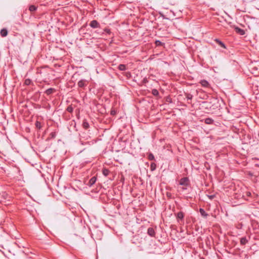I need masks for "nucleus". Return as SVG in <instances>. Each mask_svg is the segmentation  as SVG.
Returning <instances> with one entry per match:
<instances>
[{
	"mask_svg": "<svg viewBox=\"0 0 259 259\" xmlns=\"http://www.w3.org/2000/svg\"><path fill=\"white\" fill-rule=\"evenodd\" d=\"M12 197L5 191L0 192V203L5 205L11 204Z\"/></svg>",
	"mask_w": 259,
	"mask_h": 259,
	"instance_id": "f257e3e1",
	"label": "nucleus"
},
{
	"mask_svg": "<svg viewBox=\"0 0 259 259\" xmlns=\"http://www.w3.org/2000/svg\"><path fill=\"white\" fill-rule=\"evenodd\" d=\"M180 185L183 186L184 187L183 188V190H186V187L189 185V179L187 177H184L180 179Z\"/></svg>",
	"mask_w": 259,
	"mask_h": 259,
	"instance_id": "f03ea898",
	"label": "nucleus"
},
{
	"mask_svg": "<svg viewBox=\"0 0 259 259\" xmlns=\"http://www.w3.org/2000/svg\"><path fill=\"white\" fill-rule=\"evenodd\" d=\"M78 86L79 88H83L88 85V81L84 79H81L78 82Z\"/></svg>",
	"mask_w": 259,
	"mask_h": 259,
	"instance_id": "7ed1b4c3",
	"label": "nucleus"
},
{
	"mask_svg": "<svg viewBox=\"0 0 259 259\" xmlns=\"http://www.w3.org/2000/svg\"><path fill=\"white\" fill-rule=\"evenodd\" d=\"M177 220L178 222L184 221V214L182 211L178 212L176 214Z\"/></svg>",
	"mask_w": 259,
	"mask_h": 259,
	"instance_id": "20e7f679",
	"label": "nucleus"
},
{
	"mask_svg": "<svg viewBox=\"0 0 259 259\" xmlns=\"http://www.w3.org/2000/svg\"><path fill=\"white\" fill-rule=\"evenodd\" d=\"M90 26L92 28H96L100 27V25L97 20H94L90 22Z\"/></svg>",
	"mask_w": 259,
	"mask_h": 259,
	"instance_id": "39448f33",
	"label": "nucleus"
},
{
	"mask_svg": "<svg viewBox=\"0 0 259 259\" xmlns=\"http://www.w3.org/2000/svg\"><path fill=\"white\" fill-rule=\"evenodd\" d=\"M234 30H235L236 32L238 34L241 35H243L245 34V31L243 29H242L237 26H234Z\"/></svg>",
	"mask_w": 259,
	"mask_h": 259,
	"instance_id": "423d86ee",
	"label": "nucleus"
},
{
	"mask_svg": "<svg viewBox=\"0 0 259 259\" xmlns=\"http://www.w3.org/2000/svg\"><path fill=\"white\" fill-rule=\"evenodd\" d=\"M97 178L96 177H93L88 183V185L89 187H92L96 182Z\"/></svg>",
	"mask_w": 259,
	"mask_h": 259,
	"instance_id": "0eeeda50",
	"label": "nucleus"
},
{
	"mask_svg": "<svg viewBox=\"0 0 259 259\" xmlns=\"http://www.w3.org/2000/svg\"><path fill=\"white\" fill-rule=\"evenodd\" d=\"M147 233L151 237H154L155 235V232L153 228H149L147 230Z\"/></svg>",
	"mask_w": 259,
	"mask_h": 259,
	"instance_id": "6e6552de",
	"label": "nucleus"
},
{
	"mask_svg": "<svg viewBox=\"0 0 259 259\" xmlns=\"http://www.w3.org/2000/svg\"><path fill=\"white\" fill-rule=\"evenodd\" d=\"M200 83L201 84V85L203 87H205V88H209L210 87V84L209 83V82L206 80H201L200 81Z\"/></svg>",
	"mask_w": 259,
	"mask_h": 259,
	"instance_id": "1a4fd4ad",
	"label": "nucleus"
},
{
	"mask_svg": "<svg viewBox=\"0 0 259 259\" xmlns=\"http://www.w3.org/2000/svg\"><path fill=\"white\" fill-rule=\"evenodd\" d=\"M56 92V89L54 88H49L46 90L45 93L47 95H50Z\"/></svg>",
	"mask_w": 259,
	"mask_h": 259,
	"instance_id": "9d476101",
	"label": "nucleus"
},
{
	"mask_svg": "<svg viewBox=\"0 0 259 259\" xmlns=\"http://www.w3.org/2000/svg\"><path fill=\"white\" fill-rule=\"evenodd\" d=\"M199 212L202 217L203 218H206L208 214L205 212V211L203 208L199 209Z\"/></svg>",
	"mask_w": 259,
	"mask_h": 259,
	"instance_id": "9b49d317",
	"label": "nucleus"
},
{
	"mask_svg": "<svg viewBox=\"0 0 259 259\" xmlns=\"http://www.w3.org/2000/svg\"><path fill=\"white\" fill-rule=\"evenodd\" d=\"M0 33L2 37H5L8 35V30L6 28H3L1 30Z\"/></svg>",
	"mask_w": 259,
	"mask_h": 259,
	"instance_id": "f8f14e48",
	"label": "nucleus"
},
{
	"mask_svg": "<svg viewBox=\"0 0 259 259\" xmlns=\"http://www.w3.org/2000/svg\"><path fill=\"white\" fill-rule=\"evenodd\" d=\"M82 126L84 129H88L90 125L87 119H84L82 122Z\"/></svg>",
	"mask_w": 259,
	"mask_h": 259,
	"instance_id": "ddd939ff",
	"label": "nucleus"
},
{
	"mask_svg": "<svg viewBox=\"0 0 259 259\" xmlns=\"http://www.w3.org/2000/svg\"><path fill=\"white\" fill-rule=\"evenodd\" d=\"M204 122L207 124H212L213 122V120L210 118H206L204 120Z\"/></svg>",
	"mask_w": 259,
	"mask_h": 259,
	"instance_id": "4468645a",
	"label": "nucleus"
},
{
	"mask_svg": "<svg viewBox=\"0 0 259 259\" xmlns=\"http://www.w3.org/2000/svg\"><path fill=\"white\" fill-rule=\"evenodd\" d=\"M110 173V171L107 168H103L102 169V174L105 177H107Z\"/></svg>",
	"mask_w": 259,
	"mask_h": 259,
	"instance_id": "2eb2a0df",
	"label": "nucleus"
},
{
	"mask_svg": "<svg viewBox=\"0 0 259 259\" xmlns=\"http://www.w3.org/2000/svg\"><path fill=\"white\" fill-rule=\"evenodd\" d=\"M215 41L217 42L221 47L226 48L225 44L219 39H215Z\"/></svg>",
	"mask_w": 259,
	"mask_h": 259,
	"instance_id": "dca6fc26",
	"label": "nucleus"
},
{
	"mask_svg": "<svg viewBox=\"0 0 259 259\" xmlns=\"http://www.w3.org/2000/svg\"><path fill=\"white\" fill-rule=\"evenodd\" d=\"M247 242L248 240L245 237H242L240 239V243L242 245H245Z\"/></svg>",
	"mask_w": 259,
	"mask_h": 259,
	"instance_id": "f3484780",
	"label": "nucleus"
},
{
	"mask_svg": "<svg viewBox=\"0 0 259 259\" xmlns=\"http://www.w3.org/2000/svg\"><path fill=\"white\" fill-rule=\"evenodd\" d=\"M118 68L120 71H124V70H125L126 69V66L124 64H120L118 66Z\"/></svg>",
	"mask_w": 259,
	"mask_h": 259,
	"instance_id": "a211bd4d",
	"label": "nucleus"
},
{
	"mask_svg": "<svg viewBox=\"0 0 259 259\" xmlns=\"http://www.w3.org/2000/svg\"><path fill=\"white\" fill-rule=\"evenodd\" d=\"M156 168V164L154 162H152L150 164V169L151 171L154 170Z\"/></svg>",
	"mask_w": 259,
	"mask_h": 259,
	"instance_id": "6ab92c4d",
	"label": "nucleus"
},
{
	"mask_svg": "<svg viewBox=\"0 0 259 259\" xmlns=\"http://www.w3.org/2000/svg\"><path fill=\"white\" fill-rule=\"evenodd\" d=\"M29 10L30 12H34L37 10V7L34 5H31L29 7Z\"/></svg>",
	"mask_w": 259,
	"mask_h": 259,
	"instance_id": "aec40b11",
	"label": "nucleus"
},
{
	"mask_svg": "<svg viewBox=\"0 0 259 259\" xmlns=\"http://www.w3.org/2000/svg\"><path fill=\"white\" fill-rule=\"evenodd\" d=\"M151 93H152V95L155 96H157L159 95V92H158V90L156 89H154L152 90Z\"/></svg>",
	"mask_w": 259,
	"mask_h": 259,
	"instance_id": "412c9836",
	"label": "nucleus"
},
{
	"mask_svg": "<svg viewBox=\"0 0 259 259\" xmlns=\"http://www.w3.org/2000/svg\"><path fill=\"white\" fill-rule=\"evenodd\" d=\"M148 159H149V160H155L154 156V155H153L152 153H150L148 154Z\"/></svg>",
	"mask_w": 259,
	"mask_h": 259,
	"instance_id": "4be33fe9",
	"label": "nucleus"
},
{
	"mask_svg": "<svg viewBox=\"0 0 259 259\" xmlns=\"http://www.w3.org/2000/svg\"><path fill=\"white\" fill-rule=\"evenodd\" d=\"M35 126L38 129H40L41 127V125L40 122L38 121H36L35 123Z\"/></svg>",
	"mask_w": 259,
	"mask_h": 259,
	"instance_id": "5701e85b",
	"label": "nucleus"
},
{
	"mask_svg": "<svg viewBox=\"0 0 259 259\" xmlns=\"http://www.w3.org/2000/svg\"><path fill=\"white\" fill-rule=\"evenodd\" d=\"M155 44L156 46H163V45H164V43L162 42L161 41H160L159 40H156L155 42Z\"/></svg>",
	"mask_w": 259,
	"mask_h": 259,
	"instance_id": "b1692460",
	"label": "nucleus"
},
{
	"mask_svg": "<svg viewBox=\"0 0 259 259\" xmlns=\"http://www.w3.org/2000/svg\"><path fill=\"white\" fill-rule=\"evenodd\" d=\"M32 81L30 79L27 78L25 80L24 84L26 85H28L31 84Z\"/></svg>",
	"mask_w": 259,
	"mask_h": 259,
	"instance_id": "393cba45",
	"label": "nucleus"
},
{
	"mask_svg": "<svg viewBox=\"0 0 259 259\" xmlns=\"http://www.w3.org/2000/svg\"><path fill=\"white\" fill-rule=\"evenodd\" d=\"M66 110L69 113H72L73 111V108L72 107V106H69L67 107Z\"/></svg>",
	"mask_w": 259,
	"mask_h": 259,
	"instance_id": "a878e982",
	"label": "nucleus"
},
{
	"mask_svg": "<svg viewBox=\"0 0 259 259\" xmlns=\"http://www.w3.org/2000/svg\"><path fill=\"white\" fill-rule=\"evenodd\" d=\"M186 97L188 100H191L193 98V95L190 94H186Z\"/></svg>",
	"mask_w": 259,
	"mask_h": 259,
	"instance_id": "bb28decb",
	"label": "nucleus"
},
{
	"mask_svg": "<svg viewBox=\"0 0 259 259\" xmlns=\"http://www.w3.org/2000/svg\"><path fill=\"white\" fill-rule=\"evenodd\" d=\"M50 136L52 138H55L56 136V132H52L50 134Z\"/></svg>",
	"mask_w": 259,
	"mask_h": 259,
	"instance_id": "cd10ccee",
	"label": "nucleus"
},
{
	"mask_svg": "<svg viewBox=\"0 0 259 259\" xmlns=\"http://www.w3.org/2000/svg\"><path fill=\"white\" fill-rule=\"evenodd\" d=\"M104 31L107 33V34H110L111 33V31L109 29H108V28H105L104 29Z\"/></svg>",
	"mask_w": 259,
	"mask_h": 259,
	"instance_id": "c85d7f7f",
	"label": "nucleus"
},
{
	"mask_svg": "<svg viewBox=\"0 0 259 259\" xmlns=\"http://www.w3.org/2000/svg\"><path fill=\"white\" fill-rule=\"evenodd\" d=\"M215 195H207V197L210 200L213 199L215 197Z\"/></svg>",
	"mask_w": 259,
	"mask_h": 259,
	"instance_id": "c756f323",
	"label": "nucleus"
},
{
	"mask_svg": "<svg viewBox=\"0 0 259 259\" xmlns=\"http://www.w3.org/2000/svg\"><path fill=\"white\" fill-rule=\"evenodd\" d=\"M110 113L111 115H114L116 114V111L115 110H111Z\"/></svg>",
	"mask_w": 259,
	"mask_h": 259,
	"instance_id": "7c9ffc66",
	"label": "nucleus"
},
{
	"mask_svg": "<svg viewBox=\"0 0 259 259\" xmlns=\"http://www.w3.org/2000/svg\"><path fill=\"white\" fill-rule=\"evenodd\" d=\"M143 82H144V83H146L147 82H148V80H147V78H144V79H143Z\"/></svg>",
	"mask_w": 259,
	"mask_h": 259,
	"instance_id": "2f4dec72",
	"label": "nucleus"
},
{
	"mask_svg": "<svg viewBox=\"0 0 259 259\" xmlns=\"http://www.w3.org/2000/svg\"><path fill=\"white\" fill-rule=\"evenodd\" d=\"M166 195L167 197H170L171 196V194L169 193H167Z\"/></svg>",
	"mask_w": 259,
	"mask_h": 259,
	"instance_id": "473e14b6",
	"label": "nucleus"
},
{
	"mask_svg": "<svg viewBox=\"0 0 259 259\" xmlns=\"http://www.w3.org/2000/svg\"><path fill=\"white\" fill-rule=\"evenodd\" d=\"M201 259H204V258H202Z\"/></svg>",
	"mask_w": 259,
	"mask_h": 259,
	"instance_id": "72a5a7b5",
	"label": "nucleus"
}]
</instances>
